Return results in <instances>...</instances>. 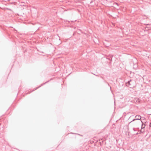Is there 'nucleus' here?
<instances>
[{"label":"nucleus","instance_id":"1","mask_svg":"<svg viewBox=\"0 0 151 151\" xmlns=\"http://www.w3.org/2000/svg\"><path fill=\"white\" fill-rule=\"evenodd\" d=\"M141 123H142V121H137V120L134 119L129 123V125L132 127H137L141 125Z\"/></svg>","mask_w":151,"mask_h":151},{"label":"nucleus","instance_id":"10","mask_svg":"<svg viewBox=\"0 0 151 151\" xmlns=\"http://www.w3.org/2000/svg\"><path fill=\"white\" fill-rule=\"evenodd\" d=\"M115 4H116V5H117L118 6V4L117 3H116Z\"/></svg>","mask_w":151,"mask_h":151},{"label":"nucleus","instance_id":"8","mask_svg":"<svg viewBox=\"0 0 151 151\" xmlns=\"http://www.w3.org/2000/svg\"><path fill=\"white\" fill-rule=\"evenodd\" d=\"M150 126L151 127V122L150 124Z\"/></svg>","mask_w":151,"mask_h":151},{"label":"nucleus","instance_id":"13","mask_svg":"<svg viewBox=\"0 0 151 151\" xmlns=\"http://www.w3.org/2000/svg\"><path fill=\"white\" fill-rule=\"evenodd\" d=\"M150 115H151V114H150Z\"/></svg>","mask_w":151,"mask_h":151},{"label":"nucleus","instance_id":"3","mask_svg":"<svg viewBox=\"0 0 151 151\" xmlns=\"http://www.w3.org/2000/svg\"><path fill=\"white\" fill-rule=\"evenodd\" d=\"M135 119L139 121L141 119V117L139 115H137L135 116Z\"/></svg>","mask_w":151,"mask_h":151},{"label":"nucleus","instance_id":"7","mask_svg":"<svg viewBox=\"0 0 151 151\" xmlns=\"http://www.w3.org/2000/svg\"><path fill=\"white\" fill-rule=\"evenodd\" d=\"M139 131L136 134V135H138V134H139Z\"/></svg>","mask_w":151,"mask_h":151},{"label":"nucleus","instance_id":"11","mask_svg":"<svg viewBox=\"0 0 151 151\" xmlns=\"http://www.w3.org/2000/svg\"><path fill=\"white\" fill-rule=\"evenodd\" d=\"M47 82H48V81H47V82H46L44 83V84H45Z\"/></svg>","mask_w":151,"mask_h":151},{"label":"nucleus","instance_id":"6","mask_svg":"<svg viewBox=\"0 0 151 151\" xmlns=\"http://www.w3.org/2000/svg\"><path fill=\"white\" fill-rule=\"evenodd\" d=\"M42 85H41V86H39V87H37L34 90H36L37 89H38V88H40V87L41 86H42Z\"/></svg>","mask_w":151,"mask_h":151},{"label":"nucleus","instance_id":"2","mask_svg":"<svg viewBox=\"0 0 151 151\" xmlns=\"http://www.w3.org/2000/svg\"><path fill=\"white\" fill-rule=\"evenodd\" d=\"M126 85L131 88H133L136 86V82L134 80H131L126 83Z\"/></svg>","mask_w":151,"mask_h":151},{"label":"nucleus","instance_id":"4","mask_svg":"<svg viewBox=\"0 0 151 151\" xmlns=\"http://www.w3.org/2000/svg\"><path fill=\"white\" fill-rule=\"evenodd\" d=\"M145 129H143V127L141 128V129L140 131H139V133H143L145 132Z\"/></svg>","mask_w":151,"mask_h":151},{"label":"nucleus","instance_id":"5","mask_svg":"<svg viewBox=\"0 0 151 151\" xmlns=\"http://www.w3.org/2000/svg\"><path fill=\"white\" fill-rule=\"evenodd\" d=\"M142 124L141 127H143V129H145V124H143V122L141 123V124Z\"/></svg>","mask_w":151,"mask_h":151},{"label":"nucleus","instance_id":"9","mask_svg":"<svg viewBox=\"0 0 151 151\" xmlns=\"http://www.w3.org/2000/svg\"><path fill=\"white\" fill-rule=\"evenodd\" d=\"M133 130L134 131H135V129H134V128H133Z\"/></svg>","mask_w":151,"mask_h":151},{"label":"nucleus","instance_id":"12","mask_svg":"<svg viewBox=\"0 0 151 151\" xmlns=\"http://www.w3.org/2000/svg\"><path fill=\"white\" fill-rule=\"evenodd\" d=\"M131 116H130V117H129V119H130V118H131Z\"/></svg>","mask_w":151,"mask_h":151}]
</instances>
